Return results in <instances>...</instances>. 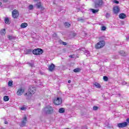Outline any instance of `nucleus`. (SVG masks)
<instances>
[{
  "mask_svg": "<svg viewBox=\"0 0 129 129\" xmlns=\"http://www.w3.org/2000/svg\"><path fill=\"white\" fill-rule=\"evenodd\" d=\"M29 8V10H33V9H34V6H33V5H30Z\"/></svg>",
  "mask_w": 129,
  "mask_h": 129,
  "instance_id": "obj_35",
  "label": "nucleus"
},
{
  "mask_svg": "<svg viewBox=\"0 0 129 129\" xmlns=\"http://www.w3.org/2000/svg\"><path fill=\"white\" fill-rule=\"evenodd\" d=\"M119 53L121 56H125L126 55L125 52H124V51H123V50L120 51Z\"/></svg>",
  "mask_w": 129,
  "mask_h": 129,
  "instance_id": "obj_24",
  "label": "nucleus"
},
{
  "mask_svg": "<svg viewBox=\"0 0 129 129\" xmlns=\"http://www.w3.org/2000/svg\"><path fill=\"white\" fill-rule=\"evenodd\" d=\"M43 52L44 50L41 48L35 49L32 51V53L34 55H41Z\"/></svg>",
  "mask_w": 129,
  "mask_h": 129,
  "instance_id": "obj_4",
  "label": "nucleus"
},
{
  "mask_svg": "<svg viewBox=\"0 0 129 129\" xmlns=\"http://www.w3.org/2000/svg\"><path fill=\"white\" fill-rule=\"evenodd\" d=\"M79 50H80L81 51H84V48H82L81 49H79Z\"/></svg>",
  "mask_w": 129,
  "mask_h": 129,
  "instance_id": "obj_41",
  "label": "nucleus"
},
{
  "mask_svg": "<svg viewBox=\"0 0 129 129\" xmlns=\"http://www.w3.org/2000/svg\"><path fill=\"white\" fill-rule=\"evenodd\" d=\"M126 41H129V36H127L126 37Z\"/></svg>",
  "mask_w": 129,
  "mask_h": 129,
  "instance_id": "obj_38",
  "label": "nucleus"
},
{
  "mask_svg": "<svg viewBox=\"0 0 129 129\" xmlns=\"http://www.w3.org/2000/svg\"><path fill=\"white\" fill-rule=\"evenodd\" d=\"M64 26L66 28H70L71 25L69 22H64Z\"/></svg>",
  "mask_w": 129,
  "mask_h": 129,
  "instance_id": "obj_19",
  "label": "nucleus"
},
{
  "mask_svg": "<svg viewBox=\"0 0 129 129\" xmlns=\"http://www.w3.org/2000/svg\"><path fill=\"white\" fill-rule=\"evenodd\" d=\"M4 123H5V124H8L9 123V122H8L7 121H5V122H4Z\"/></svg>",
  "mask_w": 129,
  "mask_h": 129,
  "instance_id": "obj_40",
  "label": "nucleus"
},
{
  "mask_svg": "<svg viewBox=\"0 0 129 129\" xmlns=\"http://www.w3.org/2000/svg\"><path fill=\"white\" fill-rule=\"evenodd\" d=\"M36 8L37 9H41V10H42V11H44V8L43 7V6L42 5V4H41L40 2L39 3H37L36 4Z\"/></svg>",
  "mask_w": 129,
  "mask_h": 129,
  "instance_id": "obj_11",
  "label": "nucleus"
},
{
  "mask_svg": "<svg viewBox=\"0 0 129 129\" xmlns=\"http://www.w3.org/2000/svg\"><path fill=\"white\" fill-rule=\"evenodd\" d=\"M90 11L92 12V13H93V14H96V13H98V12H99V10L98 9H90Z\"/></svg>",
  "mask_w": 129,
  "mask_h": 129,
  "instance_id": "obj_17",
  "label": "nucleus"
},
{
  "mask_svg": "<svg viewBox=\"0 0 129 129\" xmlns=\"http://www.w3.org/2000/svg\"><path fill=\"white\" fill-rule=\"evenodd\" d=\"M27 121H28V118H27V117L25 116L22 118V120L21 121V123L20 124V126L21 127H24V126H26V124L27 123Z\"/></svg>",
  "mask_w": 129,
  "mask_h": 129,
  "instance_id": "obj_6",
  "label": "nucleus"
},
{
  "mask_svg": "<svg viewBox=\"0 0 129 129\" xmlns=\"http://www.w3.org/2000/svg\"><path fill=\"white\" fill-rule=\"evenodd\" d=\"M33 52L32 49H26L24 50V54L26 55H28L29 54H31Z\"/></svg>",
  "mask_w": 129,
  "mask_h": 129,
  "instance_id": "obj_12",
  "label": "nucleus"
},
{
  "mask_svg": "<svg viewBox=\"0 0 129 129\" xmlns=\"http://www.w3.org/2000/svg\"><path fill=\"white\" fill-rule=\"evenodd\" d=\"M43 110L46 114H52L54 112V109L50 105L46 106Z\"/></svg>",
  "mask_w": 129,
  "mask_h": 129,
  "instance_id": "obj_1",
  "label": "nucleus"
},
{
  "mask_svg": "<svg viewBox=\"0 0 129 129\" xmlns=\"http://www.w3.org/2000/svg\"><path fill=\"white\" fill-rule=\"evenodd\" d=\"M53 103L55 105H60V104L62 103V100L61 98L57 97L56 99L54 100Z\"/></svg>",
  "mask_w": 129,
  "mask_h": 129,
  "instance_id": "obj_7",
  "label": "nucleus"
},
{
  "mask_svg": "<svg viewBox=\"0 0 129 129\" xmlns=\"http://www.w3.org/2000/svg\"><path fill=\"white\" fill-rule=\"evenodd\" d=\"M53 37H57V34L54 33V34H53Z\"/></svg>",
  "mask_w": 129,
  "mask_h": 129,
  "instance_id": "obj_37",
  "label": "nucleus"
},
{
  "mask_svg": "<svg viewBox=\"0 0 129 129\" xmlns=\"http://www.w3.org/2000/svg\"><path fill=\"white\" fill-rule=\"evenodd\" d=\"M8 39H9L10 40H13V39H15V37L13 36H11V35H8Z\"/></svg>",
  "mask_w": 129,
  "mask_h": 129,
  "instance_id": "obj_28",
  "label": "nucleus"
},
{
  "mask_svg": "<svg viewBox=\"0 0 129 129\" xmlns=\"http://www.w3.org/2000/svg\"><path fill=\"white\" fill-rule=\"evenodd\" d=\"M103 79L104 81H107L108 80V78L107 76H104Z\"/></svg>",
  "mask_w": 129,
  "mask_h": 129,
  "instance_id": "obj_30",
  "label": "nucleus"
},
{
  "mask_svg": "<svg viewBox=\"0 0 129 129\" xmlns=\"http://www.w3.org/2000/svg\"><path fill=\"white\" fill-rule=\"evenodd\" d=\"M126 17V15H125V14H124V13H121L119 15V19H125V18Z\"/></svg>",
  "mask_w": 129,
  "mask_h": 129,
  "instance_id": "obj_15",
  "label": "nucleus"
},
{
  "mask_svg": "<svg viewBox=\"0 0 129 129\" xmlns=\"http://www.w3.org/2000/svg\"><path fill=\"white\" fill-rule=\"evenodd\" d=\"M70 57H71V58H72V55H71L70 56Z\"/></svg>",
  "mask_w": 129,
  "mask_h": 129,
  "instance_id": "obj_47",
  "label": "nucleus"
},
{
  "mask_svg": "<svg viewBox=\"0 0 129 129\" xmlns=\"http://www.w3.org/2000/svg\"><path fill=\"white\" fill-rule=\"evenodd\" d=\"M101 30L102 31H105V30H106V27L105 26H102Z\"/></svg>",
  "mask_w": 129,
  "mask_h": 129,
  "instance_id": "obj_34",
  "label": "nucleus"
},
{
  "mask_svg": "<svg viewBox=\"0 0 129 129\" xmlns=\"http://www.w3.org/2000/svg\"><path fill=\"white\" fill-rule=\"evenodd\" d=\"M68 83H71V80H69L68 81Z\"/></svg>",
  "mask_w": 129,
  "mask_h": 129,
  "instance_id": "obj_45",
  "label": "nucleus"
},
{
  "mask_svg": "<svg viewBox=\"0 0 129 129\" xmlns=\"http://www.w3.org/2000/svg\"><path fill=\"white\" fill-rule=\"evenodd\" d=\"M13 85V81L8 82V86H12Z\"/></svg>",
  "mask_w": 129,
  "mask_h": 129,
  "instance_id": "obj_31",
  "label": "nucleus"
},
{
  "mask_svg": "<svg viewBox=\"0 0 129 129\" xmlns=\"http://www.w3.org/2000/svg\"><path fill=\"white\" fill-rule=\"evenodd\" d=\"M58 112L60 113H64V112H65V109L63 108H60L59 109Z\"/></svg>",
  "mask_w": 129,
  "mask_h": 129,
  "instance_id": "obj_20",
  "label": "nucleus"
},
{
  "mask_svg": "<svg viewBox=\"0 0 129 129\" xmlns=\"http://www.w3.org/2000/svg\"><path fill=\"white\" fill-rule=\"evenodd\" d=\"M123 85H125V84H126V83H125V82H124L122 83Z\"/></svg>",
  "mask_w": 129,
  "mask_h": 129,
  "instance_id": "obj_42",
  "label": "nucleus"
},
{
  "mask_svg": "<svg viewBox=\"0 0 129 129\" xmlns=\"http://www.w3.org/2000/svg\"><path fill=\"white\" fill-rule=\"evenodd\" d=\"M0 6H2V2H0Z\"/></svg>",
  "mask_w": 129,
  "mask_h": 129,
  "instance_id": "obj_49",
  "label": "nucleus"
},
{
  "mask_svg": "<svg viewBox=\"0 0 129 129\" xmlns=\"http://www.w3.org/2000/svg\"><path fill=\"white\" fill-rule=\"evenodd\" d=\"M0 33L2 35H5L6 34V29H2Z\"/></svg>",
  "mask_w": 129,
  "mask_h": 129,
  "instance_id": "obj_26",
  "label": "nucleus"
},
{
  "mask_svg": "<svg viewBox=\"0 0 129 129\" xmlns=\"http://www.w3.org/2000/svg\"><path fill=\"white\" fill-rule=\"evenodd\" d=\"M60 44H61L62 45H63L64 46H66V45H67V43L64 41H60Z\"/></svg>",
  "mask_w": 129,
  "mask_h": 129,
  "instance_id": "obj_33",
  "label": "nucleus"
},
{
  "mask_svg": "<svg viewBox=\"0 0 129 129\" xmlns=\"http://www.w3.org/2000/svg\"><path fill=\"white\" fill-rule=\"evenodd\" d=\"M8 0H4V2H7Z\"/></svg>",
  "mask_w": 129,
  "mask_h": 129,
  "instance_id": "obj_48",
  "label": "nucleus"
},
{
  "mask_svg": "<svg viewBox=\"0 0 129 129\" xmlns=\"http://www.w3.org/2000/svg\"><path fill=\"white\" fill-rule=\"evenodd\" d=\"M81 70L80 68H76L74 70V72L77 73V72H80Z\"/></svg>",
  "mask_w": 129,
  "mask_h": 129,
  "instance_id": "obj_25",
  "label": "nucleus"
},
{
  "mask_svg": "<svg viewBox=\"0 0 129 129\" xmlns=\"http://www.w3.org/2000/svg\"><path fill=\"white\" fill-rule=\"evenodd\" d=\"M33 1H34V2H38V1L39 0H33Z\"/></svg>",
  "mask_w": 129,
  "mask_h": 129,
  "instance_id": "obj_46",
  "label": "nucleus"
},
{
  "mask_svg": "<svg viewBox=\"0 0 129 129\" xmlns=\"http://www.w3.org/2000/svg\"><path fill=\"white\" fill-rule=\"evenodd\" d=\"M94 86H95V87H96L97 88H100L101 87L100 84H99V83H95L94 84Z\"/></svg>",
  "mask_w": 129,
  "mask_h": 129,
  "instance_id": "obj_22",
  "label": "nucleus"
},
{
  "mask_svg": "<svg viewBox=\"0 0 129 129\" xmlns=\"http://www.w3.org/2000/svg\"><path fill=\"white\" fill-rule=\"evenodd\" d=\"M36 90H37L36 89V88L34 87H30L29 92L26 93L25 95V96H28V97L32 96L33 94H34Z\"/></svg>",
  "mask_w": 129,
  "mask_h": 129,
  "instance_id": "obj_2",
  "label": "nucleus"
},
{
  "mask_svg": "<svg viewBox=\"0 0 129 129\" xmlns=\"http://www.w3.org/2000/svg\"><path fill=\"white\" fill-rule=\"evenodd\" d=\"M73 35L74 37H75V36H76V33H73Z\"/></svg>",
  "mask_w": 129,
  "mask_h": 129,
  "instance_id": "obj_44",
  "label": "nucleus"
},
{
  "mask_svg": "<svg viewBox=\"0 0 129 129\" xmlns=\"http://www.w3.org/2000/svg\"><path fill=\"white\" fill-rule=\"evenodd\" d=\"M113 3H114V4H116L117 5H118V4H119V2L116 0H114Z\"/></svg>",
  "mask_w": 129,
  "mask_h": 129,
  "instance_id": "obj_36",
  "label": "nucleus"
},
{
  "mask_svg": "<svg viewBox=\"0 0 129 129\" xmlns=\"http://www.w3.org/2000/svg\"><path fill=\"white\" fill-rule=\"evenodd\" d=\"M118 95H119V96H120V94H119Z\"/></svg>",
  "mask_w": 129,
  "mask_h": 129,
  "instance_id": "obj_50",
  "label": "nucleus"
},
{
  "mask_svg": "<svg viewBox=\"0 0 129 129\" xmlns=\"http://www.w3.org/2000/svg\"><path fill=\"white\" fill-rule=\"evenodd\" d=\"M85 55H86V56H87L88 57V56H90V52L89 51H86V52H85Z\"/></svg>",
  "mask_w": 129,
  "mask_h": 129,
  "instance_id": "obj_29",
  "label": "nucleus"
},
{
  "mask_svg": "<svg viewBox=\"0 0 129 129\" xmlns=\"http://www.w3.org/2000/svg\"><path fill=\"white\" fill-rule=\"evenodd\" d=\"M113 12L114 14H118L119 12V8L118 7L116 6L113 8Z\"/></svg>",
  "mask_w": 129,
  "mask_h": 129,
  "instance_id": "obj_13",
  "label": "nucleus"
},
{
  "mask_svg": "<svg viewBox=\"0 0 129 129\" xmlns=\"http://www.w3.org/2000/svg\"><path fill=\"white\" fill-rule=\"evenodd\" d=\"M126 121H127V122H128L129 123V118H128L126 119Z\"/></svg>",
  "mask_w": 129,
  "mask_h": 129,
  "instance_id": "obj_43",
  "label": "nucleus"
},
{
  "mask_svg": "<svg viewBox=\"0 0 129 129\" xmlns=\"http://www.w3.org/2000/svg\"><path fill=\"white\" fill-rule=\"evenodd\" d=\"M117 126L119 128H121L122 127H125V126H127V123L126 122L119 123L117 124Z\"/></svg>",
  "mask_w": 129,
  "mask_h": 129,
  "instance_id": "obj_9",
  "label": "nucleus"
},
{
  "mask_svg": "<svg viewBox=\"0 0 129 129\" xmlns=\"http://www.w3.org/2000/svg\"><path fill=\"white\" fill-rule=\"evenodd\" d=\"M27 27H28V23H24L21 24V27L22 29H25V28H27Z\"/></svg>",
  "mask_w": 129,
  "mask_h": 129,
  "instance_id": "obj_16",
  "label": "nucleus"
},
{
  "mask_svg": "<svg viewBox=\"0 0 129 129\" xmlns=\"http://www.w3.org/2000/svg\"><path fill=\"white\" fill-rule=\"evenodd\" d=\"M25 90L23 89V88L21 87L18 90L17 92V95H18L19 96H21V95L23 94Z\"/></svg>",
  "mask_w": 129,
  "mask_h": 129,
  "instance_id": "obj_10",
  "label": "nucleus"
},
{
  "mask_svg": "<svg viewBox=\"0 0 129 129\" xmlns=\"http://www.w3.org/2000/svg\"><path fill=\"white\" fill-rule=\"evenodd\" d=\"M21 110H25V107H22L21 108Z\"/></svg>",
  "mask_w": 129,
  "mask_h": 129,
  "instance_id": "obj_39",
  "label": "nucleus"
},
{
  "mask_svg": "<svg viewBox=\"0 0 129 129\" xmlns=\"http://www.w3.org/2000/svg\"><path fill=\"white\" fill-rule=\"evenodd\" d=\"M105 46V41L104 40H101L98 42L95 45L96 49H100L103 48Z\"/></svg>",
  "mask_w": 129,
  "mask_h": 129,
  "instance_id": "obj_3",
  "label": "nucleus"
},
{
  "mask_svg": "<svg viewBox=\"0 0 129 129\" xmlns=\"http://www.w3.org/2000/svg\"><path fill=\"white\" fill-rule=\"evenodd\" d=\"M5 24H7V25H8L10 24V19H9V18H6L5 19Z\"/></svg>",
  "mask_w": 129,
  "mask_h": 129,
  "instance_id": "obj_21",
  "label": "nucleus"
},
{
  "mask_svg": "<svg viewBox=\"0 0 129 129\" xmlns=\"http://www.w3.org/2000/svg\"><path fill=\"white\" fill-rule=\"evenodd\" d=\"M54 68H55V64L52 63L51 65H50L48 67V70L49 71H52L54 70Z\"/></svg>",
  "mask_w": 129,
  "mask_h": 129,
  "instance_id": "obj_14",
  "label": "nucleus"
},
{
  "mask_svg": "<svg viewBox=\"0 0 129 129\" xmlns=\"http://www.w3.org/2000/svg\"><path fill=\"white\" fill-rule=\"evenodd\" d=\"M4 100L5 101H9V100H10V98H9V96H5L4 97Z\"/></svg>",
  "mask_w": 129,
  "mask_h": 129,
  "instance_id": "obj_23",
  "label": "nucleus"
},
{
  "mask_svg": "<svg viewBox=\"0 0 129 129\" xmlns=\"http://www.w3.org/2000/svg\"><path fill=\"white\" fill-rule=\"evenodd\" d=\"M78 22H81V23H84L85 21V19L83 18L82 17H80L77 19Z\"/></svg>",
  "mask_w": 129,
  "mask_h": 129,
  "instance_id": "obj_18",
  "label": "nucleus"
},
{
  "mask_svg": "<svg viewBox=\"0 0 129 129\" xmlns=\"http://www.w3.org/2000/svg\"><path fill=\"white\" fill-rule=\"evenodd\" d=\"M12 16L14 19H17L19 17V11L17 10H14L12 12Z\"/></svg>",
  "mask_w": 129,
  "mask_h": 129,
  "instance_id": "obj_8",
  "label": "nucleus"
},
{
  "mask_svg": "<svg viewBox=\"0 0 129 129\" xmlns=\"http://www.w3.org/2000/svg\"><path fill=\"white\" fill-rule=\"evenodd\" d=\"M93 108V110H98L99 107L97 106H94Z\"/></svg>",
  "mask_w": 129,
  "mask_h": 129,
  "instance_id": "obj_32",
  "label": "nucleus"
},
{
  "mask_svg": "<svg viewBox=\"0 0 129 129\" xmlns=\"http://www.w3.org/2000/svg\"><path fill=\"white\" fill-rule=\"evenodd\" d=\"M103 4V2L102 0H95V7L96 9H97V8H99V7L102 6V4Z\"/></svg>",
  "mask_w": 129,
  "mask_h": 129,
  "instance_id": "obj_5",
  "label": "nucleus"
},
{
  "mask_svg": "<svg viewBox=\"0 0 129 129\" xmlns=\"http://www.w3.org/2000/svg\"><path fill=\"white\" fill-rule=\"evenodd\" d=\"M27 64L30 67H34V63L33 62H28Z\"/></svg>",
  "mask_w": 129,
  "mask_h": 129,
  "instance_id": "obj_27",
  "label": "nucleus"
}]
</instances>
